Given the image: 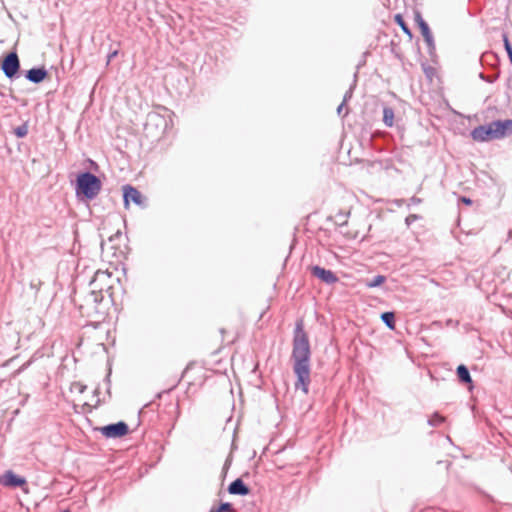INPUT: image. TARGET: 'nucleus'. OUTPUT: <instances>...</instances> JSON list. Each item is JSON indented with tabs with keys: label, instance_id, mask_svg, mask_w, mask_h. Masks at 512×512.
I'll return each mask as SVG.
<instances>
[{
	"label": "nucleus",
	"instance_id": "f257e3e1",
	"mask_svg": "<svg viewBox=\"0 0 512 512\" xmlns=\"http://www.w3.org/2000/svg\"><path fill=\"white\" fill-rule=\"evenodd\" d=\"M291 358L293 360V371L297 377L296 389H301L304 394L309 392L310 379V358L311 350L307 333L302 323H297L294 337Z\"/></svg>",
	"mask_w": 512,
	"mask_h": 512
},
{
	"label": "nucleus",
	"instance_id": "f03ea898",
	"mask_svg": "<svg viewBox=\"0 0 512 512\" xmlns=\"http://www.w3.org/2000/svg\"><path fill=\"white\" fill-rule=\"evenodd\" d=\"M512 134V120H496L474 128L471 136L476 141L501 139Z\"/></svg>",
	"mask_w": 512,
	"mask_h": 512
},
{
	"label": "nucleus",
	"instance_id": "7ed1b4c3",
	"mask_svg": "<svg viewBox=\"0 0 512 512\" xmlns=\"http://www.w3.org/2000/svg\"><path fill=\"white\" fill-rule=\"evenodd\" d=\"M112 274L108 271L98 270L95 272L93 279L90 281L92 287L90 293L85 297V302L80 308H86L87 311L96 308L97 304L103 300V290L110 287V279Z\"/></svg>",
	"mask_w": 512,
	"mask_h": 512
},
{
	"label": "nucleus",
	"instance_id": "20e7f679",
	"mask_svg": "<svg viewBox=\"0 0 512 512\" xmlns=\"http://www.w3.org/2000/svg\"><path fill=\"white\" fill-rule=\"evenodd\" d=\"M102 188L101 180L91 172H83L76 179V195L87 200L95 199Z\"/></svg>",
	"mask_w": 512,
	"mask_h": 512
},
{
	"label": "nucleus",
	"instance_id": "39448f33",
	"mask_svg": "<svg viewBox=\"0 0 512 512\" xmlns=\"http://www.w3.org/2000/svg\"><path fill=\"white\" fill-rule=\"evenodd\" d=\"M168 127V121L165 116L161 115L157 111H152L147 114L145 130L152 131L153 129L156 132L164 133Z\"/></svg>",
	"mask_w": 512,
	"mask_h": 512
},
{
	"label": "nucleus",
	"instance_id": "423d86ee",
	"mask_svg": "<svg viewBox=\"0 0 512 512\" xmlns=\"http://www.w3.org/2000/svg\"><path fill=\"white\" fill-rule=\"evenodd\" d=\"M1 69L9 79H12L17 75L20 69V61L16 52L13 51L6 55L2 61Z\"/></svg>",
	"mask_w": 512,
	"mask_h": 512
},
{
	"label": "nucleus",
	"instance_id": "0eeeda50",
	"mask_svg": "<svg viewBox=\"0 0 512 512\" xmlns=\"http://www.w3.org/2000/svg\"><path fill=\"white\" fill-rule=\"evenodd\" d=\"M128 431V425L122 421L101 428L102 434L107 438H120L125 436Z\"/></svg>",
	"mask_w": 512,
	"mask_h": 512
},
{
	"label": "nucleus",
	"instance_id": "6e6552de",
	"mask_svg": "<svg viewBox=\"0 0 512 512\" xmlns=\"http://www.w3.org/2000/svg\"><path fill=\"white\" fill-rule=\"evenodd\" d=\"M415 21L421 30V34L424 38V41L426 42V44L428 46L429 51L431 52L432 50L435 49V43H434V39H433L431 30H430L428 24L422 18L421 14L419 12H417L415 14Z\"/></svg>",
	"mask_w": 512,
	"mask_h": 512
},
{
	"label": "nucleus",
	"instance_id": "1a4fd4ad",
	"mask_svg": "<svg viewBox=\"0 0 512 512\" xmlns=\"http://www.w3.org/2000/svg\"><path fill=\"white\" fill-rule=\"evenodd\" d=\"M311 274L312 276L320 279L322 282L329 285L334 284L339 280L334 272H332L331 270H327L323 267H320L318 265L311 267Z\"/></svg>",
	"mask_w": 512,
	"mask_h": 512
},
{
	"label": "nucleus",
	"instance_id": "9d476101",
	"mask_svg": "<svg viewBox=\"0 0 512 512\" xmlns=\"http://www.w3.org/2000/svg\"><path fill=\"white\" fill-rule=\"evenodd\" d=\"M123 198L125 206H128L130 201L139 206L144 205L142 194L136 188L130 185H125L123 187Z\"/></svg>",
	"mask_w": 512,
	"mask_h": 512
},
{
	"label": "nucleus",
	"instance_id": "9b49d317",
	"mask_svg": "<svg viewBox=\"0 0 512 512\" xmlns=\"http://www.w3.org/2000/svg\"><path fill=\"white\" fill-rule=\"evenodd\" d=\"M1 483L7 487H20L26 484V480L16 475L13 471L8 470L1 477Z\"/></svg>",
	"mask_w": 512,
	"mask_h": 512
},
{
	"label": "nucleus",
	"instance_id": "f8f14e48",
	"mask_svg": "<svg viewBox=\"0 0 512 512\" xmlns=\"http://www.w3.org/2000/svg\"><path fill=\"white\" fill-rule=\"evenodd\" d=\"M48 72L45 67H34L26 71L25 77L32 83L39 84L47 77Z\"/></svg>",
	"mask_w": 512,
	"mask_h": 512
},
{
	"label": "nucleus",
	"instance_id": "ddd939ff",
	"mask_svg": "<svg viewBox=\"0 0 512 512\" xmlns=\"http://www.w3.org/2000/svg\"><path fill=\"white\" fill-rule=\"evenodd\" d=\"M228 492L233 495L245 496L249 494V488L245 485L242 479L238 478L230 483Z\"/></svg>",
	"mask_w": 512,
	"mask_h": 512
},
{
	"label": "nucleus",
	"instance_id": "4468645a",
	"mask_svg": "<svg viewBox=\"0 0 512 512\" xmlns=\"http://www.w3.org/2000/svg\"><path fill=\"white\" fill-rule=\"evenodd\" d=\"M456 372H457L458 379L461 383L470 384L472 382L470 372L465 365H463V364L459 365L457 367Z\"/></svg>",
	"mask_w": 512,
	"mask_h": 512
},
{
	"label": "nucleus",
	"instance_id": "2eb2a0df",
	"mask_svg": "<svg viewBox=\"0 0 512 512\" xmlns=\"http://www.w3.org/2000/svg\"><path fill=\"white\" fill-rule=\"evenodd\" d=\"M383 122L387 127H392L394 124V110L391 107L385 106L383 108Z\"/></svg>",
	"mask_w": 512,
	"mask_h": 512
},
{
	"label": "nucleus",
	"instance_id": "dca6fc26",
	"mask_svg": "<svg viewBox=\"0 0 512 512\" xmlns=\"http://www.w3.org/2000/svg\"><path fill=\"white\" fill-rule=\"evenodd\" d=\"M382 321L386 324V326L390 329H394L395 327V314L393 312H384L381 314Z\"/></svg>",
	"mask_w": 512,
	"mask_h": 512
},
{
	"label": "nucleus",
	"instance_id": "f3484780",
	"mask_svg": "<svg viewBox=\"0 0 512 512\" xmlns=\"http://www.w3.org/2000/svg\"><path fill=\"white\" fill-rule=\"evenodd\" d=\"M386 281V277L383 275H377L370 280L366 281V286L369 288H375L382 285Z\"/></svg>",
	"mask_w": 512,
	"mask_h": 512
},
{
	"label": "nucleus",
	"instance_id": "a211bd4d",
	"mask_svg": "<svg viewBox=\"0 0 512 512\" xmlns=\"http://www.w3.org/2000/svg\"><path fill=\"white\" fill-rule=\"evenodd\" d=\"M445 421V418L438 413H434L428 420V424L433 427L441 425Z\"/></svg>",
	"mask_w": 512,
	"mask_h": 512
},
{
	"label": "nucleus",
	"instance_id": "6ab92c4d",
	"mask_svg": "<svg viewBox=\"0 0 512 512\" xmlns=\"http://www.w3.org/2000/svg\"><path fill=\"white\" fill-rule=\"evenodd\" d=\"M356 82H357V74L355 73L354 81H353L352 85L350 86V88L344 94L342 102L347 103L352 98L354 88L356 87Z\"/></svg>",
	"mask_w": 512,
	"mask_h": 512
},
{
	"label": "nucleus",
	"instance_id": "aec40b11",
	"mask_svg": "<svg viewBox=\"0 0 512 512\" xmlns=\"http://www.w3.org/2000/svg\"><path fill=\"white\" fill-rule=\"evenodd\" d=\"M395 21L402 28L404 33H406L407 35L411 36V31H410L409 27L407 26V24L405 23L403 17L400 14H397L395 16Z\"/></svg>",
	"mask_w": 512,
	"mask_h": 512
},
{
	"label": "nucleus",
	"instance_id": "412c9836",
	"mask_svg": "<svg viewBox=\"0 0 512 512\" xmlns=\"http://www.w3.org/2000/svg\"><path fill=\"white\" fill-rule=\"evenodd\" d=\"M14 133L17 137L19 138H23L27 135L28 133V127L27 125H21V126H18L15 130H14Z\"/></svg>",
	"mask_w": 512,
	"mask_h": 512
},
{
	"label": "nucleus",
	"instance_id": "4be33fe9",
	"mask_svg": "<svg viewBox=\"0 0 512 512\" xmlns=\"http://www.w3.org/2000/svg\"><path fill=\"white\" fill-rule=\"evenodd\" d=\"M346 104H347V103L342 102V103L338 106V108H337V114H338L339 116L344 117V116H346V115L348 114V110H347V109H345Z\"/></svg>",
	"mask_w": 512,
	"mask_h": 512
},
{
	"label": "nucleus",
	"instance_id": "5701e85b",
	"mask_svg": "<svg viewBox=\"0 0 512 512\" xmlns=\"http://www.w3.org/2000/svg\"><path fill=\"white\" fill-rule=\"evenodd\" d=\"M218 508V512H230L232 511V505L228 502L222 503Z\"/></svg>",
	"mask_w": 512,
	"mask_h": 512
},
{
	"label": "nucleus",
	"instance_id": "b1692460",
	"mask_svg": "<svg viewBox=\"0 0 512 512\" xmlns=\"http://www.w3.org/2000/svg\"><path fill=\"white\" fill-rule=\"evenodd\" d=\"M74 387L77 388L80 393H83L86 390V386L80 383H75Z\"/></svg>",
	"mask_w": 512,
	"mask_h": 512
},
{
	"label": "nucleus",
	"instance_id": "393cba45",
	"mask_svg": "<svg viewBox=\"0 0 512 512\" xmlns=\"http://www.w3.org/2000/svg\"><path fill=\"white\" fill-rule=\"evenodd\" d=\"M461 201L463 203H465L466 205H471L472 204V200L470 198H467V197H462Z\"/></svg>",
	"mask_w": 512,
	"mask_h": 512
},
{
	"label": "nucleus",
	"instance_id": "a878e982",
	"mask_svg": "<svg viewBox=\"0 0 512 512\" xmlns=\"http://www.w3.org/2000/svg\"><path fill=\"white\" fill-rule=\"evenodd\" d=\"M416 218H417V216H416V215H410V216H408V217L406 218V222H407V224H410V221H413V220H415Z\"/></svg>",
	"mask_w": 512,
	"mask_h": 512
},
{
	"label": "nucleus",
	"instance_id": "bb28decb",
	"mask_svg": "<svg viewBox=\"0 0 512 512\" xmlns=\"http://www.w3.org/2000/svg\"><path fill=\"white\" fill-rule=\"evenodd\" d=\"M117 55V51H114L112 52L111 54L108 55V62Z\"/></svg>",
	"mask_w": 512,
	"mask_h": 512
},
{
	"label": "nucleus",
	"instance_id": "cd10ccee",
	"mask_svg": "<svg viewBox=\"0 0 512 512\" xmlns=\"http://www.w3.org/2000/svg\"><path fill=\"white\" fill-rule=\"evenodd\" d=\"M412 201H413L414 203H419V202H420V199H418V198H416V197H413V198H412Z\"/></svg>",
	"mask_w": 512,
	"mask_h": 512
}]
</instances>
